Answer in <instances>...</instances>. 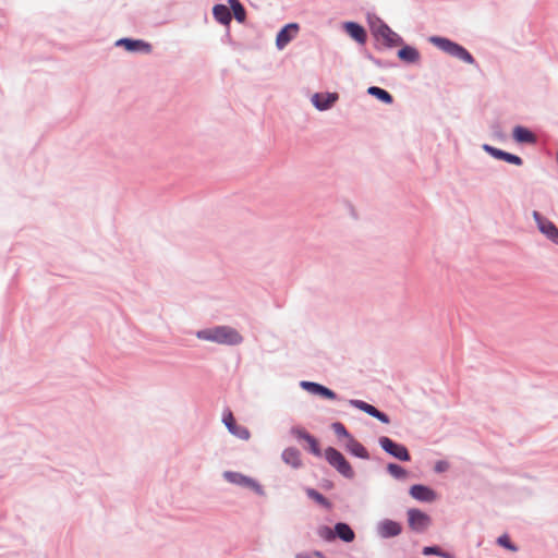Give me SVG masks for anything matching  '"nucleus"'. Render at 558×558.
I'll return each mask as SVG.
<instances>
[{
	"mask_svg": "<svg viewBox=\"0 0 558 558\" xmlns=\"http://www.w3.org/2000/svg\"><path fill=\"white\" fill-rule=\"evenodd\" d=\"M196 337L201 340L226 345H236L243 341L241 333L230 326L206 328L197 331Z\"/></svg>",
	"mask_w": 558,
	"mask_h": 558,
	"instance_id": "f257e3e1",
	"label": "nucleus"
},
{
	"mask_svg": "<svg viewBox=\"0 0 558 558\" xmlns=\"http://www.w3.org/2000/svg\"><path fill=\"white\" fill-rule=\"evenodd\" d=\"M430 41L448 54L456 57L466 63H474V58L462 46L442 37H432Z\"/></svg>",
	"mask_w": 558,
	"mask_h": 558,
	"instance_id": "f03ea898",
	"label": "nucleus"
},
{
	"mask_svg": "<svg viewBox=\"0 0 558 558\" xmlns=\"http://www.w3.org/2000/svg\"><path fill=\"white\" fill-rule=\"evenodd\" d=\"M325 458L328 463L333 466L341 475L347 478H352L354 476V471L350 463L347 461L344 456L332 447H328L325 450Z\"/></svg>",
	"mask_w": 558,
	"mask_h": 558,
	"instance_id": "7ed1b4c3",
	"label": "nucleus"
},
{
	"mask_svg": "<svg viewBox=\"0 0 558 558\" xmlns=\"http://www.w3.org/2000/svg\"><path fill=\"white\" fill-rule=\"evenodd\" d=\"M533 218L538 230L551 242L558 244V228L547 218L543 217L538 211H533Z\"/></svg>",
	"mask_w": 558,
	"mask_h": 558,
	"instance_id": "20e7f679",
	"label": "nucleus"
},
{
	"mask_svg": "<svg viewBox=\"0 0 558 558\" xmlns=\"http://www.w3.org/2000/svg\"><path fill=\"white\" fill-rule=\"evenodd\" d=\"M379 444L386 452L393 456L395 458H397L401 461L410 460L409 451L403 445H399V444L392 441L388 437H381L379 439Z\"/></svg>",
	"mask_w": 558,
	"mask_h": 558,
	"instance_id": "39448f33",
	"label": "nucleus"
},
{
	"mask_svg": "<svg viewBox=\"0 0 558 558\" xmlns=\"http://www.w3.org/2000/svg\"><path fill=\"white\" fill-rule=\"evenodd\" d=\"M408 519L410 527L418 532L424 531L430 522L429 517L417 509H410Z\"/></svg>",
	"mask_w": 558,
	"mask_h": 558,
	"instance_id": "423d86ee",
	"label": "nucleus"
},
{
	"mask_svg": "<svg viewBox=\"0 0 558 558\" xmlns=\"http://www.w3.org/2000/svg\"><path fill=\"white\" fill-rule=\"evenodd\" d=\"M222 421H223L225 425L227 426V428L229 429V432L231 434H233L234 436H236L243 440H247L250 438L248 429L244 426L238 425L235 423L233 414L230 411H228L227 413L223 414Z\"/></svg>",
	"mask_w": 558,
	"mask_h": 558,
	"instance_id": "0eeeda50",
	"label": "nucleus"
},
{
	"mask_svg": "<svg viewBox=\"0 0 558 558\" xmlns=\"http://www.w3.org/2000/svg\"><path fill=\"white\" fill-rule=\"evenodd\" d=\"M299 25L290 23L286 25L277 35L276 45L279 49H283L298 34Z\"/></svg>",
	"mask_w": 558,
	"mask_h": 558,
	"instance_id": "6e6552de",
	"label": "nucleus"
},
{
	"mask_svg": "<svg viewBox=\"0 0 558 558\" xmlns=\"http://www.w3.org/2000/svg\"><path fill=\"white\" fill-rule=\"evenodd\" d=\"M410 495L416 500L426 502H432L437 498V495L433 489L420 484L413 485L410 488Z\"/></svg>",
	"mask_w": 558,
	"mask_h": 558,
	"instance_id": "1a4fd4ad",
	"label": "nucleus"
},
{
	"mask_svg": "<svg viewBox=\"0 0 558 558\" xmlns=\"http://www.w3.org/2000/svg\"><path fill=\"white\" fill-rule=\"evenodd\" d=\"M375 34L388 46H397L401 41V38L398 36V34H396L385 24H380L376 28Z\"/></svg>",
	"mask_w": 558,
	"mask_h": 558,
	"instance_id": "9d476101",
	"label": "nucleus"
},
{
	"mask_svg": "<svg viewBox=\"0 0 558 558\" xmlns=\"http://www.w3.org/2000/svg\"><path fill=\"white\" fill-rule=\"evenodd\" d=\"M338 99L336 93H317L312 97V101L319 110L328 109Z\"/></svg>",
	"mask_w": 558,
	"mask_h": 558,
	"instance_id": "9b49d317",
	"label": "nucleus"
},
{
	"mask_svg": "<svg viewBox=\"0 0 558 558\" xmlns=\"http://www.w3.org/2000/svg\"><path fill=\"white\" fill-rule=\"evenodd\" d=\"M301 387L311 393L319 395V396L330 399V400L336 399V393L332 390H330L327 387L319 385L317 383L302 381Z\"/></svg>",
	"mask_w": 558,
	"mask_h": 558,
	"instance_id": "f8f14e48",
	"label": "nucleus"
},
{
	"mask_svg": "<svg viewBox=\"0 0 558 558\" xmlns=\"http://www.w3.org/2000/svg\"><path fill=\"white\" fill-rule=\"evenodd\" d=\"M223 476L228 482H230L232 484L251 487L254 489L259 488L258 485L252 478L246 477V476L242 475L241 473L228 471V472H225Z\"/></svg>",
	"mask_w": 558,
	"mask_h": 558,
	"instance_id": "ddd939ff",
	"label": "nucleus"
},
{
	"mask_svg": "<svg viewBox=\"0 0 558 558\" xmlns=\"http://www.w3.org/2000/svg\"><path fill=\"white\" fill-rule=\"evenodd\" d=\"M345 32L359 44H364L366 41V32L365 29L354 22H347L343 25Z\"/></svg>",
	"mask_w": 558,
	"mask_h": 558,
	"instance_id": "4468645a",
	"label": "nucleus"
},
{
	"mask_svg": "<svg viewBox=\"0 0 558 558\" xmlns=\"http://www.w3.org/2000/svg\"><path fill=\"white\" fill-rule=\"evenodd\" d=\"M294 434L296 435V437L299 439H303L306 441L307 444V449L316 457H320L322 456V452H320V448H319V444L317 441V439L315 437H313L312 435H310L307 432L303 430V429H298L294 432Z\"/></svg>",
	"mask_w": 558,
	"mask_h": 558,
	"instance_id": "2eb2a0df",
	"label": "nucleus"
},
{
	"mask_svg": "<svg viewBox=\"0 0 558 558\" xmlns=\"http://www.w3.org/2000/svg\"><path fill=\"white\" fill-rule=\"evenodd\" d=\"M401 525L391 520H385L379 524V533L383 537H393L401 533Z\"/></svg>",
	"mask_w": 558,
	"mask_h": 558,
	"instance_id": "dca6fc26",
	"label": "nucleus"
},
{
	"mask_svg": "<svg viewBox=\"0 0 558 558\" xmlns=\"http://www.w3.org/2000/svg\"><path fill=\"white\" fill-rule=\"evenodd\" d=\"M117 45L124 46L129 51H138L143 50L146 52L150 51V45L143 40H133L129 38H123L117 41Z\"/></svg>",
	"mask_w": 558,
	"mask_h": 558,
	"instance_id": "f3484780",
	"label": "nucleus"
},
{
	"mask_svg": "<svg viewBox=\"0 0 558 558\" xmlns=\"http://www.w3.org/2000/svg\"><path fill=\"white\" fill-rule=\"evenodd\" d=\"M345 448L353 456H356L362 459L368 458V452L365 449V447L361 442H359L356 439H354L353 437H349V439L345 444Z\"/></svg>",
	"mask_w": 558,
	"mask_h": 558,
	"instance_id": "a211bd4d",
	"label": "nucleus"
},
{
	"mask_svg": "<svg viewBox=\"0 0 558 558\" xmlns=\"http://www.w3.org/2000/svg\"><path fill=\"white\" fill-rule=\"evenodd\" d=\"M213 14L217 22L222 25H229L231 22V13L225 4H216L213 8Z\"/></svg>",
	"mask_w": 558,
	"mask_h": 558,
	"instance_id": "6ab92c4d",
	"label": "nucleus"
},
{
	"mask_svg": "<svg viewBox=\"0 0 558 558\" xmlns=\"http://www.w3.org/2000/svg\"><path fill=\"white\" fill-rule=\"evenodd\" d=\"M513 138L519 143H535V135L523 126H515L513 129Z\"/></svg>",
	"mask_w": 558,
	"mask_h": 558,
	"instance_id": "aec40b11",
	"label": "nucleus"
},
{
	"mask_svg": "<svg viewBox=\"0 0 558 558\" xmlns=\"http://www.w3.org/2000/svg\"><path fill=\"white\" fill-rule=\"evenodd\" d=\"M335 534L342 541L350 543L354 539L353 530L345 523H337L335 525Z\"/></svg>",
	"mask_w": 558,
	"mask_h": 558,
	"instance_id": "412c9836",
	"label": "nucleus"
},
{
	"mask_svg": "<svg viewBox=\"0 0 558 558\" xmlns=\"http://www.w3.org/2000/svg\"><path fill=\"white\" fill-rule=\"evenodd\" d=\"M282 459L287 464L293 468H299L301 465L300 451L295 448H287L282 452Z\"/></svg>",
	"mask_w": 558,
	"mask_h": 558,
	"instance_id": "4be33fe9",
	"label": "nucleus"
},
{
	"mask_svg": "<svg viewBox=\"0 0 558 558\" xmlns=\"http://www.w3.org/2000/svg\"><path fill=\"white\" fill-rule=\"evenodd\" d=\"M487 150L492 151L493 155H495L496 157L500 158V159H504L510 163H513V165H517V166H520L522 165V159L517 156V155H512V154H509V153H506V151H502V150H499V149H495V148H492V147H488L486 146L485 147Z\"/></svg>",
	"mask_w": 558,
	"mask_h": 558,
	"instance_id": "5701e85b",
	"label": "nucleus"
},
{
	"mask_svg": "<svg viewBox=\"0 0 558 558\" xmlns=\"http://www.w3.org/2000/svg\"><path fill=\"white\" fill-rule=\"evenodd\" d=\"M398 57L405 62H416L420 53L415 48L405 46L398 51Z\"/></svg>",
	"mask_w": 558,
	"mask_h": 558,
	"instance_id": "b1692460",
	"label": "nucleus"
},
{
	"mask_svg": "<svg viewBox=\"0 0 558 558\" xmlns=\"http://www.w3.org/2000/svg\"><path fill=\"white\" fill-rule=\"evenodd\" d=\"M228 3L230 4L234 19L239 23H243L246 19V12L241 2L239 0H228Z\"/></svg>",
	"mask_w": 558,
	"mask_h": 558,
	"instance_id": "393cba45",
	"label": "nucleus"
},
{
	"mask_svg": "<svg viewBox=\"0 0 558 558\" xmlns=\"http://www.w3.org/2000/svg\"><path fill=\"white\" fill-rule=\"evenodd\" d=\"M367 93L372 96H375L385 104H391L393 100L392 96L388 92L377 86L369 87Z\"/></svg>",
	"mask_w": 558,
	"mask_h": 558,
	"instance_id": "a878e982",
	"label": "nucleus"
},
{
	"mask_svg": "<svg viewBox=\"0 0 558 558\" xmlns=\"http://www.w3.org/2000/svg\"><path fill=\"white\" fill-rule=\"evenodd\" d=\"M306 495L311 499L316 501L318 505H320L322 507H324L326 509H330L331 508V502L325 496H323L320 493H318L317 490H315L313 488H307L306 489Z\"/></svg>",
	"mask_w": 558,
	"mask_h": 558,
	"instance_id": "bb28decb",
	"label": "nucleus"
},
{
	"mask_svg": "<svg viewBox=\"0 0 558 558\" xmlns=\"http://www.w3.org/2000/svg\"><path fill=\"white\" fill-rule=\"evenodd\" d=\"M350 403H351L353 407H355V408H357L359 410H361V411H363V412H365V413L369 414V415H371V416H373V417H374V414H376V413H377V411H378L374 405L368 404V403H366V402H364V401H362V400H351V401H350Z\"/></svg>",
	"mask_w": 558,
	"mask_h": 558,
	"instance_id": "cd10ccee",
	"label": "nucleus"
},
{
	"mask_svg": "<svg viewBox=\"0 0 558 558\" xmlns=\"http://www.w3.org/2000/svg\"><path fill=\"white\" fill-rule=\"evenodd\" d=\"M387 470L389 474L396 478H403L407 476V471L398 464L389 463Z\"/></svg>",
	"mask_w": 558,
	"mask_h": 558,
	"instance_id": "c85d7f7f",
	"label": "nucleus"
},
{
	"mask_svg": "<svg viewBox=\"0 0 558 558\" xmlns=\"http://www.w3.org/2000/svg\"><path fill=\"white\" fill-rule=\"evenodd\" d=\"M332 429H333V432L336 433V435H337L338 437H345V438H348V439H349V437H352V436L348 433V430H347L345 426H344L342 423H339V422L333 423V424H332Z\"/></svg>",
	"mask_w": 558,
	"mask_h": 558,
	"instance_id": "c756f323",
	"label": "nucleus"
},
{
	"mask_svg": "<svg viewBox=\"0 0 558 558\" xmlns=\"http://www.w3.org/2000/svg\"><path fill=\"white\" fill-rule=\"evenodd\" d=\"M498 544L512 550V551H515L517 550V547H514L511 543H510V539L507 535H501L499 538H498Z\"/></svg>",
	"mask_w": 558,
	"mask_h": 558,
	"instance_id": "7c9ffc66",
	"label": "nucleus"
},
{
	"mask_svg": "<svg viewBox=\"0 0 558 558\" xmlns=\"http://www.w3.org/2000/svg\"><path fill=\"white\" fill-rule=\"evenodd\" d=\"M423 554L424 555H437V556H440L442 555V551L440 550L439 547L437 546H428V547H424L423 548Z\"/></svg>",
	"mask_w": 558,
	"mask_h": 558,
	"instance_id": "2f4dec72",
	"label": "nucleus"
},
{
	"mask_svg": "<svg viewBox=\"0 0 558 558\" xmlns=\"http://www.w3.org/2000/svg\"><path fill=\"white\" fill-rule=\"evenodd\" d=\"M320 535L326 539H332L335 537L333 532L329 527H323L320 530Z\"/></svg>",
	"mask_w": 558,
	"mask_h": 558,
	"instance_id": "473e14b6",
	"label": "nucleus"
},
{
	"mask_svg": "<svg viewBox=\"0 0 558 558\" xmlns=\"http://www.w3.org/2000/svg\"><path fill=\"white\" fill-rule=\"evenodd\" d=\"M374 417H376L377 420H379L380 422H383L385 424H388L390 422L388 415H386L385 413H383L380 411H377V413L374 414Z\"/></svg>",
	"mask_w": 558,
	"mask_h": 558,
	"instance_id": "72a5a7b5",
	"label": "nucleus"
},
{
	"mask_svg": "<svg viewBox=\"0 0 558 558\" xmlns=\"http://www.w3.org/2000/svg\"><path fill=\"white\" fill-rule=\"evenodd\" d=\"M448 469V463L445 461H438L435 465L436 472H444Z\"/></svg>",
	"mask_w": 558,
	"mask_h": 558,
	"instance_id": "f704fd0d",
	"label": "nucleus"
},
{
	"mask_svg": "<svg viewBox=\"0 0 558 558\" xmlns=\"http://www.w3.org/2000/svg\"><path fill=\"white\" fill-rule=\"evenodd\" d=\"M440 556L444 557V558H453L452 555L447 554V553H442V555H440Z\"/></svg>",
	"mask_w": 558,
	"mask_h": 558,
	"instance_id": "c9c22d12",
	"label": "nucleus"
}]
</instances>
